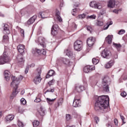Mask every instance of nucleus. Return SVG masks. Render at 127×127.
Here are the masks:
<instances>
[{
    "label": "nucleus",
    "mask_w": 127,
    "mask_h": 127,
    "mask_svg": "<svg viewBox=\"0 0 127 127\" xmlns=\"http://www.w3.org/2000/svg\"><path fill=\"white\" fill-rule=\"evenodd\" d=\"M94 109L95 111L100 113H107L110 103V98L108 96H96Z\"/></svg>",
    "instance_id": "obj_1"
},
{
    "label": "nucleus",
    "mask_w": 127,
    "mask_h": 127,
    "mask_svg": "<svg viewBox=\"0 0 127 127\" xmlns=\"http://www.w3.org/2000/svg\"><path fill=\"white\" fill-rule=\"evenodd\" d=\"M12 82L10 83L11 87H14V89L13 90L12 93L10 95V99H13L15 98L17 94H18V91H17V86L20 83V79H18L15 76H12L11 77Z\"/></svg>",
    "instance_id": "obj_2"
},
{
    "label": "nucleus",
    "mask_w": 127,
    "mask_h": 127,
    "mask_svg": "<svg viewBox=\"0 0 127 127\" xmlns=\"http://www.w3.org/2000/svg\"><path fill=\"white\" fill-rule=\"evenodd\" d=\"M109 84H110V78L108 76H105L102 83V86L104 92H110Z\"/></svg>",
    "instance_id": "obj_3"
},
{
    "label": "nucleus",
    "mask_w": 127,
    "mask_h": 127,
    "mask_svg": "<svg viewBox=\"0 0 127 127\" xmlns=\"http://www.w3.org/2000/svg\"><path fill=\"white\" fill-rule=\"evenodd\" d=\"M10 61L9 57L7 56V53L5 51L3 53V56L0 57V65L5 64V63H8Z\"/></svg>",
    "instance_id": "obj_4"
},
{
    "label": "nucleus",
    "mask_w": 127,
    "mask_h": 127,
    "mask_svg": "<svg viewBox=\"0 0 127 127\" xmlns=\"http://www.w3.org/2000/svg\"><path fill=\"white\" fill-rule=\"evenodd\" d=\"M83 48V42L81 40H77L74 43V49L76 51H81Z\"/></svg>",
    "instance_id": "obj_5"
},
{
    "label": "nucleus",
    "mask_w": 127,
    "mask_h": 127,
    "mask_svg": "<svg viewBox=\"0 0 127 127\" xmlns=\"http://www.w3.org/2000/svg\"><path fill=\"white\" fill-rule=\"evenodd\" d=\"M101 56L103 58H106L107 59L110 58L112 56V53L110 50L107 49H105L101 52Z\"/></svg>",
    "instance_id": "obj_6"
},
{
    "label": "nucleus",
    "mask_w": 127,
    "mask_h": 127,
    "mask_svg": "<svg viewBox=\"0 0 127 127\" xmlns=\"http://www.w3.org/2000/svg\"><path fill=\"white\" fill-rule=\"evenodd\" d=\"M90 6L91 7H93V8L101 9V8H102V3L92 1L90 3Z\"/></svg>",
    "instance_id": "obj_7"
},
{
    "label": "nucleus",
    "mask_w": 127,
    "mask_h": 127,
    "mask_svg": "<svg viewBox=\"0 0 127 127\" xmlns=\"http://www.w3.org/2000/svg\"><path fill=\"white\" fill-rule=\"evenodd\" d=\"M80 104L81 100L80 99V97L76 96L74 97L72 104V106L74 107V108H77L78 107H79Z\"/></svg>",
    "instance_id": "obj_8"
},
{
    "label": "nucleus",
    "mask_w": 127,
    "mask_h": 127,
    "mask_svg": "<svg viewBox=\"0 0 127 127\" xmlns=\"http://www.w3.org/2000/svg\"><path fill=\"white\" fill-rule=\"evenodd\" d=\"M37 71L38 74L34 79L35 84H39V83H40L41 81V77H40V75L41 74V68H37Z\"/></svg>",
    "instance_id": "obj_9"
},
{
    "label": "nucleus",
    "mask_w": 127,
    "mask_h": 127,
    "mask_svg": "<svg viewBox=\"0 0 127 127\" xmlns=\"http://www.w3.org/2000/svg\"><path fill=\"white\" fill-rule=\"evenodd\" d=\"M75 91L77 93H81L84 91V90H86V87L83 86V85L81 84H76L75 86Z\"/></svg>",
    "instance_id": "obj_10"
},
{
    "label": "nucleus",
    "mask_w": 127,
    "mask_h": 127,
    "mask_svg": "<svg viewBox=\"0 0 127 127\" xmlns=\"http://www.w3.org/2000/svg\"><path fill=\"white\" fill-rule=\"evenodd\" d=\"M64 53L66 56H68V57L71 58V59H75V54H73V52H72V50L71 49H68L64 51Z\"/></svg>",
    "instance_id": "obj_11"
},
{
    "label": "nucleus",
    "mask_w": 127,
    "mask_h": 127,
    "mask_svg": "<svg viewBox=\"0 0 127 127\" xmlns=\"http://www.w3.org/2000/svg\"><path fill=\"white\" fill-rule=\"evenodd\" d=\"M44 40L45 39L43 37H39V38H37L35 40L36 43H37L38 44H40L41 46H42L43 48H44Z\"/></svg>",
    "instance_id": "obj_12"
},
{
    "label": "nucleus",
    "mask_w": 127,
    "mask_h": 127,
    "mask_svg": "<svg viewBox=\"0 0 127 127\" xmlns=\"http://www.w3.org/2000/svg\"><path fill=\"white\" fill-rule=\"evenodd\" d=\"M96 41V39L93 37H89L87 40V44L89 47H92Z\"/></svg>",
    "instance_id": "obj_13"
},
{
    "label": "nucleus",
    "mask_w": 127,
    "mask_h": 127,
    "mask_svg": "<svg viewBox=\"0 0 127 127\" xmlns=\"http://www.w3.org/2000/svg\"><path fill=\"white\" fill-rule=\"evenodd\" d=\"M57 64L60 65H61V63H64V64H69V60L66 59H64L63 58H60L58 59V61L57 62Z\"/></svg>",
    "instance_id": "obj_14"
},
{
    "label": "nucleus",
    "mask_w": 127,
    "mask_h": 127,
    "mask_svg": "<svg viewBox=\"0 0 127 127\" xmlns=\"http://www.w3.org/2000/svg\"><path fill=\"white\" fill-rule=\"evenodd\" d=\"M36 18H37V16H36V15L32 16L26 23V26H28L32 24L34 22V21H35Z\"/></svg>",
    "instance_id": "obj_15"
},
{
    "label": "nucleus",
    "mask_w": 127,
    "mask_h": 127,
    "mask_svg": "<svg viewBox=\"0 0 127 127\" xmlns=\"http://www.w3.org/2000/svg\"><path fill=\"white\" fill-rule=\"evenodd\" d=\"M92 70H95V66L86 65L83 68L84 73H89V72H91Z\"/></svg>",
    "instance_id": "obj_16"
},
{
    "label": "nucleus",
    "mask_w": 127,
    "mask_h": 127,
    "mask_svg": "<svg viewBox=\"0 0 127 127\" xmlns=\"http://www.w3.org/2000/svg\"><path fill=\"white\" fill-rule=\"evenodd\" d=\"M58 25L57 24H54L52 26L51 33L53 36L57 34V29H58Z\"/></svg>",
    "instance_id": "obj_17"
},
{
    "label": "nucleus",
    "mask_w": 127,
    "mask_h": 127,
    "mask_svg": "<svg viewBox=\"0 0 127 127\" xmlns=\"http://www.w3.org/2000/svg\"><path fill=\"white\" fill-rule=\"evenodd\" d=\"M116 5V1L115 0H109L108 1L107 6L110 8H114Z\"/></svg>",
    "instance_id": "obj_18"
},
{
    "label": "nucleus",
    "mask_w": 127,
    "mask_h": 127,
    "mask_svg": "<svg viewBox=\"0 0 127 127\" xmlns=\"http://www.w3.org/2000/svg\"><path fill=\"white\" fill-rule=\"evenodd\" d=\"M25 49V47L23 45H19L17 46L18 51L20 53V54H22L24 53V49Z\"/></svg>",
    "instance_id": "obj_19"
},
{
    "label": "nucleus",
    "mask_w": 127,
    "mask_h": 127,
    "mask_svg": "<svg viewBox=\"0 0 127 127\" xmlns=\"http://www.w3.org/2000/svg\"><path fill=\"white\" fill-rule=\"evenodd\" d=\"M4 79L7 81H9V77H10V72L8 70H5L4 73Z\"/></svg>",
    "instance_id": "obj_20"
},
{
    "label": "nucleus",
    "mask_w": 127,
    "mask_h": 127,
    "mask_svg": "<svg viewBox=\"0 0 127 127\" xmlns=\"http://www.w3.org/2000/svg\"><path fill=\"white\" fill-rule=\"evenodd\" d=\"M114 64H115V61L114 60H111L105 65V67L106 69H109V68H112V66Z\"/></svg>",
    "instance_id": "obj_21"
},
{
    "label": "nucleus",
    "mask_w": 127,
    "mask_h": 127,
    "mask_svg": "<svg viewBox=\"0 0 127 127\" xmlns=\"http://www.w3.org/2000/svg\"><path fill=\"white\" fill-rule=\"evenodd\" d=\"M3 32L4 34H9V33H10V32L9 31V29L8 28V25H4Z\"/></svg>",
    "instance_id": "obj_22"
},
{
    "label": "nucleus",
    "mask_w": 127,
    "mask_h": 127,
    "mask_svg": "<svg viewBox=\"0 0 127 127\" xmlns=\"http://www.w3.org/2000/svg\"><path fill=\"white\" fill-rule=\"evenodd\" d=\"M34 51L36 52V53H38V54H43V55H46V51H45V50L44 49L39 50L37 48H36Z\"/></svg>",
    "instance_id": "obj_23"
},
{
    "label": "nucleus",
    "mask_w": 127,
    "mask_h": 127,
    "mask_svg": "<svg viewBox=\"0 0 127 127\" xmlns=\"http://www.w3.org/2000/svg\"><path fill=\"white\" fill-rule=\"evenodd\" d=\"M56 16L57 17V18L60 22H61L62 21V18L61 16H60V11H59V9H56Z\"/></svg>",
    "instance_id": "obj_24"
},
{
    "label": "nucleus",
    "mask_w": 127,
    "mask_h": 127,
    "mask_svg": "<svg viewBox=\"0 0 127 127\" xmlns=\"http://www.w3.org/2000/svg\"><path fill=\"white\" fill-rule=\"evenodd\" d=\"M17 61L18 64H23L24 63V60H23L21 55H19L17 57Z\"/></svg>",
    "instance_id": "obj_25"
},
{
    "label": "nucleus",
    "mask_w": 127,
    "mask_h": 127,
    "mask_svg": "<svg viewBox=\"0 0 127 127\" xmlns=\"http://www.w3.org/2000/svg\"><path fill=\"white\" fill-rule=\"evenodd\" d=\"M55 73V71H54V70H50L48 72V74L46 76V79H48V78H50V77L54 75Z\"/></svg>",
    "instance_id": "obj_26"
},
{
    "label": "nucleus",
    "mask_w": 127,
    "mask_h": 127,
    "mask_svg": "<svg viewBox=\"0 0 127 127\" xmlns=\"http://www.w3.org/2000/svg\"><path fill=\"white\" fill-rule=\"evenodd\" d=\"M105 41L108 43V44H111L112 41H113V39L112 38V36L108 35L105 39Z\"/></svg>",
    "instance_id": "obj_27"
},
{
    "label": "nucleus",
    "mask_w": 127,
    "mask_h": 127,
    "mask_svg": "<svg viewBox=\"0 0 127 127\" xmlns=\"http://www.w3.org/2000/svg\"><path fill=\"white\" fill-rule=\"evenodd\" d=\"M14 119V115H8L5 117V120L7 122L12 121Z\"/></svg>",
    "instance_id": "obj_28"
},
{
    "label": "nucleus",
    "mask_w": 127,
    "mask_h": 127,
    "mask_svg": "<svg viewBox=\"0 0 127 127\" xmlns=\"http://www.w3.org/2000/svg\"><path fill=\"white\" fill-rule=\"evenodd\" d=\"M39 113L40 116L43 117L45 115V109L43 107H41Z\"/></svg>",
    "instance_id": "obj_29"
},
{
    "label": "nucleus",
    "mask_w": 127,
    "mask_h": 127,
    "mask_svg": "<svg viewBox=\"0 0 127 127\" xmlns=\"http://www.w3.org/2000/svg\"><path fill=\"white\" fill-rule=\"evenodd\" d=\"M113 45L115 48L118 50V51H120L121 50V48H122V45H121L120 44H117V43H113Z\"/></svg>",
    "instance_id": "obj_30"
},
{
    "label": "nucleus",
    "mask_w": 127,
    "mask_h": 127,
    "mask_svg": "<svg viewBox=\"0 0 127 127\" xmlns=\"http://www.w3.org/2000/svg\"><path fill=\"white\" fill-rule=\"evenodd\" d=\"M46 100H47V103H49V105H52V104H53V103H54V101H55V100H56V98L51 99L50 98H47Z\"/></svg>",
    "instance_id": "obj_31"
},
{
    "label": "nucleus",
    "mask_w": 127,
    "mask_h": 127,
    "mask_svg": "<svg viewBox=\"0 0 127 127\" xmlns=\"http://www.w3.org/2000/svg\"><path fill=\"white\" fill-rule=\"evenodd\" d=\"M42 94H39L38 96L36 98L35 100H34V102L36 103H40L41 102V99H40V97H41Z\"/></svg>",
    "instance_id": "obj_32"
},
{
    "label": "nucleus",
    "mask_w": 127,
    "mask_h": 127,
    "mask_svg": "<svg viewBox=\"0 0 127 127\" xmlns=\"http://www.w3.org/2000/svg\"><path fill=\"white\" fill-rule=\"evenodd\" d=\"M99 59H96V58H93L92 59V63L93 64H94V65H97V64H98V63H99Z\"/></svg>",
    "instance_id": "obj_33"
},
{
    "label": "nucleus",
    "mask_w": 127,
    "mask_h": 127,
    "mask_svg": "<svg viewBox=\"0 0 127 127\" xmlns=\"http://www.w3.org/2000/svg\"><path fill=\"white\" fill-rule=\"evenodd\" d=\"M96 25L97 26H103V25H104V22L97 20V22L96 23Z\"/></svg>",
    "instance_id": "obj_34"
},
{
    "label": "nucleus",
    "mask_w": 127,
    "mask_h": 127,
    "mask_svg": "<svg viewBox=\"0 0 127 127\" xmlns=\"http://www.w3.org/2000/svg\"><path fill=\"white\" fill-rule=\"evenodd\" d=\"M96 17H97V16L96 15L93 14L90 16H87V19H96Z\"/></svg>",
    "instance_id": "obj_35"
},
{
    "label": "nucleus",
    "mask_w": 127,
    "mask_h": 127,
    "mask_svg": "<svg viewBox=\"0 0 127 127\" xmlns=\"http://www.w3.org/2000/svg\"><path fill=\"white\" fill-rule=\"evenodd\" d=\"M33 126L34 127H38V126H39V122L38 121L35 120L33 122Z\"/></svg>",
    "instance_id": "obj_36"
},
{
    "label": "nucleus",
    "mask_w": 127,
    "mask_h": 127,
    "mask_svg": "<svg viewBox=\"0 0 127 127\" xmlns=\"http://www.w3.org/2000/svg\"><path fill=\"white\" fill-rule=\"evenodd\" d=\"M3 42H8V36L4 35L3 36Z\"/></svg>",
    "instance_id": "obj_37"
},
{
    "label": "nucleus",
    "mask_w": 127,
    "mask_h": 127,
    "mask_svg": "<svg viewBox=\"0 0 127 127\" xmlns=\"http://www.w3.org/2000/svg\"><path fill=\"white\" fill-rule=\"evenodd\" d=\"M39 14L42 18H46V16H45V15L46 14V13H45V12H40L39 13Z\"/></svg>",
    "instance_id": "obj_38"
},
{
    "label": "nucleus",
    "mask_w": 127,
    "mask_h": 127,
    "mask_svg": "<svg viewBox=\"0 0 127 127\" xmlns=\"http://www.w3.org/2000/svg\"><path fill=\"white\" fill-rule=\"evenodd\" d=\"M21 105H26V100L24 98H21L20 100Z\"/></svg>",
    "instance_id": "obj_39"
},
{
    "label": "nucleus",
    "mask_w": 127,
    "mask_h": 127,
    "mask_svg": "<svg viewBox=\"0 0 127 127\" xmlns=\"http://www.w3.org/2000/svg\"><path fill=\"white\" fill-rule=\"evenodd\" d=\"M19 31H20L21 36H22V37H24V30L19 28Z\"/></svg>",
    "instance_id": "obj_40"
},
{
    "label": "nucleus",
    "mask_w": 127,
    "mask_h": 127,
    "mask_svg": "<svg viewBox=\"0 0 127 127\" xmlns=\"http://www.w3.org/2000/svg\"><path fill=\"white\" fill-rule=\"evenodd\" d=\"M125 33H126V30L121 29L119 31L118 34H119V35H122L123 34H125Z\"/></svg>",
    "instance_id": "obj_41"
},
{
    "label": "nucleus",
    "mask_w": 127,
    "mask_h": 127,
    "mask_svg": "<svg viewBox=\"0 0 127 127\" xmlns=\"http://www.w3.org/2000/svg\"><path fill=\"white\" fill-rule=\"evenodd\" d=\"M78 17V18H80V19H83V18H85V17H86V14L83 13L82 14L79 15Z\"/></svg>",
    "instance_id": "obj_42"
},
{
    "label": "nucleus",
    "mask_w": 127,
    "mask_h": 127,
    "mask_svg": "<svg viewBox=\"0 0 127 127\" xmlns=\"http://www.w3.org/2000/svg\"><path fill=\"white\" fill-rule=\"evenodd\" d=\"M94 121L96 123V124H99V122H100V118H99V117H95L94 118Z\"/></svg>",
    "instance_id": "obj_43"
},
{
    "label": "nucleus",
    "mask_w": 127,
    "mask_h": 127,
    "mask_svg": "<svg viewBox=\"0 0 127 127\" xmlns=\"http://www.w3.org/2000/svg\"><path fill=\"white\" fill-rule=\"evenodd\" d=\"M66 121H70V120H71V115L69 114H66Z\"/></svg>",
    "instance_id": "obj_44"
},
{
    "label": "nucleus",
    "mask_w": 127,
    "mask_h": 127,
    "mask_svg": "<svg viewBox=\"0 0 127 127\" xmlns=\"http://www.w3.org/2000/svg\"><path fill=\"white\" fill-rule=\"evenodd\" d=\"M18 127H23V123H22V122L18 121Z\"/></svg>",
    "instance_id": "obj_45"
},
{
    "label": "nucleus",
    "mask_w": 127,
    "mask_h": 127,
    "mask_svg": "<svg viewBox=\"0 0 127 127\" xmlns=\"http://www.w3.org/2000/svg\"><path fill=\"white\" fill-rule=\"evenodd\" d=\"M54 82H55V80L54 79H53L52 80H51L49 83V86H51L52 85H53V84H54Z\"/></svg>",
    "instance_id": "obj_46"
},
{
    "label": "nucleus",
    "mask_w": 127,
    "mask_h": 127,
    "mask_svg": "<svg viewBox=\"0 0 127 127\" xmlns=\"http://www.w3.org/2000/svg\"><path fill=\"white\" fill-rule=\"evenodd\" d=\"M77 10H78V9H77V8L73 9L72 12V15H75V13H76V12H77Z\"/></svg>",
    "instance_id": "obj_47"
},
{
    "label": "nucleus",
    "mask_w": 127,
    "mask_h": 127,
    "mask_svg": "<svg viewBox=\"0 0 127 127\" xmlns=\"http://www.w3.org/2000/svg\"><path fill=\"white\" fill-rule=\"evenodd\" d=\"M121 95L123 98H125L127 96V92L124 91L121 93Z\"/></svg>",
    "instance_id": "obj_48"
},
{
    "label": "nucleus",
    "mask_w": 127,
    "mask_h": 127,
    "mask_svg": "<svg viewBox=\"0 0 127 127\" xmlns=\"http://www.w3.org/2000/svg\"><path fill=\"white\" fill-rule=\"evenodd\" d=\"M120 117L123 124H126V122H125V117L122 115H120Z\"/></svg>",
    "instance_id": "obj_49"
},
{
    "label": "nucleus",
    "mask_w": 127,
    "mask_h": 127,
    "mask_svg": "<svg viewBox=\"0 0 127 127\" xmlns=\"http://www.w3.org/2000/svg\"><path fill=\"white\" fill-rule=\"evenodd\" d=\"M61 105H62L63 103V98H60L58 101Z\"/></svg>",
    "instance_id": "obj_50"
},
{
    "label": "nucleus",
    "mask_w": 127,
    "mask_h": 127,
    "mask_svg": "<svg viewBox=\"0 0 127 127\" xmlns=\"http://www.w3.org/2000/svg\"><path fill=\"white\" fill-rule=\"evenodd\" d=\"M34 66H35V64H32L30 65H28L27 67L29 68H33Z\"/></svg>",
    "instance_id": "obj_51"
},
{
    "label": "nucleus",
    "mask_w": 127,
    "mask_h": 127,
    "mask_svg": "<svg viewBox=\"0 0 127 127\" xmlns=\"http://www.w3.org/2000/svg\"><path fill=\"white\" fill-rule=\"evenodd\" d=\"M29 70V67L27 66L25 70V74H27L28 73V70Z\"/></svg>",
    "instance_id": "obj_52"
},
{
    "label": "nucleus",
    "mask_w": 127,
    "mask_h": 127,
    "mask_svg": "<svg viewBox=\"0 0 127 127\" xmlns=\"http://www.w3.org/2000/svg\"><path fill=\"white\" fill-rule=\"evenodd\" d=\"M87 29L88 30V31H91L92 30V28L90 26H87Z\"/></svg>",
    "instance_id": "obj_53"
},
{
    "label": "nucleus",
    "mask_w": 127,
    "mask_h": 127,
    "mask_svg": "<svg viewBox=\"0 0 127 127\" xmlns=\"http://www.w3.org/2000/svg\"><path fill=\"white\" fill-rule=\"evenodd\" d=\"M61 105V104L58 102V103L57 104H56L55 105V107L56 108H58V107H59V106Z\"/></svg>",
    "instance_id": "obj_54"
},
{
    "label": "nucleus",
    "mask_w": 127,
    "mask_h": 127,
    "mask_svg": "<svg viewBox=\"0 0 127 127\" xmlns=\"http://www.w3.org/2000/svg\"><path fill=\"white\" fill-rule=\"evenodd\" d=\"M109 26H110V25H108L107 26H104V29L105 30H106V29H108L109 28Z\"/></svg>",
    "instance_id": "obj_55"
},
{
    "label": "nucleus",
    "mask_w": 127,
    "mask_h": 127,
    "mask_svg": "<svg viewBox=\"0 0 127 127\" xmlns=\"http://www.w3.org/2000/svg\"><path fill=\"white\" fill-rule=\"evenodd\" d=\"M114 124L115 126H118V120L117 119H114Z\"/></svg>",
    "instance_id": "obj_56"
},
{
    "label": "nucleus",
    "mask_w": 127,
    "mask_h": 127,
    "mask_svg": "<svg viewBox=\"0 0 127 127\" xmlns=\"http://www.w3.org/2000/svg\"><path fill=\"white\" fill-rule=\"evenodd\" d=\"M119 11H120V10L119 9H115L113 10V12H115V13H119Z\"/></svg>",
    "instance_id": "obj_57"
},
{
    "label": "nucleus",
    "mask_w": 127,
    "mask_h": 127,
    "mask_svg": "<svg viewBox=\"0 0 127 127\" xmlns=\"http://www.w3.org/2000/svg\"><path fill=\"white\" fill-rule=\"evenodd\" d=\"M47 92H51L52 93H53V92H54V89H48L47 90Z\"/></svg>",
    "instance_id": "obj_58"
},
{
    "label": "nucleus",
    "mask_w": 127,
    "mask_h": 127,
    "mask_svg": "<svg viewBox=\"0 0 127 127\" xmlns=\"http://www.w3.org/2000/svg\"><path fill=\"white\" fill-rule=\"evenodd\" d=\"M17 79L20 80V81H21V80H22V79H23V77L22 76L20 75L19 78H17Z\"/></svg>",
    "instance_id": "obj_59"
},
{
    "label": "nucleus",
    "mask_w": 127,
    "mask_h": 127,
    "mask_svg": "<svg viewBox=\"0 0 127 127\" xmlns=\"http://www.w3.org/2000/svg\"><path fill=\"white\" fill-rule=\"evenodd\" d=\"M63 4H64V3L63 2V1H62V2H61V3H60V7H63Z\"/></svg>",
    "instance_id": "obj_60"
},
{
    "label": "nucleus",
    "mask_w": 127,
    "mask_h": 127,
    "mask_svg": "<svg viewBox=\"0 0 127 127\" xmlns=\"http://www.w3.org/2000/svg\"><path fill=\"white\" fill-rule=\"evenodd\" d=\"M24 93H25L24 90H22V91L21 92L20 94H21V95H24Z\"/></svg>",
    "instance_id": "obj_61"
},
{
    "label": "nucleus",
    "mask_w": 127,
    "mask_h": 127,
    "mask_svg": "<svg viewBox=\"0 0 127 127\" xmlns=\"http://www.w3.org/2000/svg\"><path fill=\"white\" fill-rule=\"evenodd\" d=\"M2 117V112L0 111V118H1Z\"/></svg>",
    "instance_id": "obj_62"
},
{
    "label": "nucleus",
    "mask_w": 127,
    "mask_h": 127,
    "mask_svg": "<svg viewBox=\"0 0 127 127\" xmlns=\"http://www.w3.org/2000/svg\"><path fill=\"white\" fill-rule=\"evenodd\" d=\"M73 26L74 27V28H77V25H76V24L73 23Z\"/></svg>",
    "instance_id": "obj_63"
},
{
    "label": "nucleus",
    "mask_w": 127,
    "mask_h": 127,
    "mask_svg": "<svg viewBox=\"0 0 127 127\" xmlns=\"http://www.w3.org/2000/svg\"><path fill=\"white\" fill-rule=\"evenodd\" d=\"M112 24H113V21H110V23L108 24V25H112Z\"/></svg>",
    "instance_id": "obj_64"
}]
</instances>
